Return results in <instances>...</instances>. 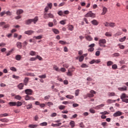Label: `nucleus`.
<instances>
[{"instance_id": "de8ad7c7", "label": "nucleus", "mask_w": 128, "mask_h": 128, "mask_svg": "<svg viewBox=\"0 0 128 128\" xmlns=\"http://www.w3.org/2000/svg\"><path fill=\"white\" fill-rule=\"evenodd\" d=\"M6 16H12V13L10 11H8L6 12Z\"/></svg>"}, {"instance_id": "f8f14e48", "label": "nucleus", "mask_w": 128, "mask_h": 128, "mask_svg": "<svg viewBox=\"0 0 128 128\" xmlns=\"http://www.w3.org/2000/svg\"><path fill=\"white\" fill-rule=\"evenodd\" d=\"M16 14L17 16H20V14H24V10L22 9L18 10H16Z\"/></svg>"}, {"instance_id": "5fc2aeb1", "label": "nucleus", "mask_w": 128, "mask_h": 128, "mask_svg": "<svg viewBox=\"0 0 128 128\" xmlns=\"http://www.w3.org/2000/svg\"><path fill=\"white\" fill-rule=\"evenodd\" d=\"M47 6H48V8H50V10H52V3L48 4Z\"/></svg>"}, {"instance_id": "a878e982", "label": "nucleus", "mask_w": 128, "mask_h": 128, "mask_svg": "<svg viewBox=\"0 0 128 128\" xmlns=\"http://www.w3.org/2000/svg\"><path fill=\"white\" fill-rule=\"evenodd\" d=\"M14 98H16V100H22V98L20 95H16L14 96Z\"/></svg>"}, {"instance_id": "412c9836", "label": "nucleus", "mask_w": 128, "mask_h": 128, "mask_svg": "<svg viewBox=\"0 0 128 128\" xmlns=\"http://www.w3.org/2000/svg\"><path fill=\"white\" fill-rule=\"evenodd\" d=\"M15 60H22V56L20 55V54H18L15 57Z\"/></svg>"}, {"instance_id": "a211bd4d", "label": "nucleus", "mask_w": 128, "mask_h": 128, "mask_svg": "<svg viewBox=\"0 0 128 128\" xmlns=\"http://www.w3.org/2000/svg\"><path fill=\"white\" fill-rule=\"evenodd\" d=\"M24 76H34V74L31 72H28L24 74Z\"/></svg>"}, {"instance_id": "39448f33", "label": "nucleus", "mask_w": 128, "mask_h": 128, "mask_svg": "<svg viewBox=\"0 0 128 128\" xmlns=\"http://www.w3.org/2000/svg\"><path fill=\"white\" fill-rule=\"evenodd\" d=\"M106 44V39H101L99 40L98 44L100 46H102V44Z\"/></svg>"}, {"instance_id": "e2e57ef3", "label": "nucleus", "mask_w": 128, "mask_h": 128, "mask_svg": "<svg viewBox=\"0 0 128 128\" xmlns=\"http://www.w3.org/2000/svg\"><path fill=\"white\" fill-rule=\"evenodd\" d=\"M79 94H80V90H78L75 91V94L76 96H78Z\"/></svg>"}, {"instance_id": "f3484780", "label": "nucleus", "mask_w": 128, "mask_h": 128, "mask_svg": "<svg viewBox=\"0 0 128 128\" xmlns=\"http://www.w3.org/2000/svg\"><path fill=\"white\" fill-rule=\"evenodd\" d=\"M70 126L71 128H74V126H76V122H74V121L72 120L70 122Z\"/></svg>"}, {"instance_id": "0eeeda50", "label": "nucleus", "mask_w": 128, "mask_h": 128, "mask_svg": "<svg viewBox=\"0 0 128 128\" xmlns=\"http://www.w3.org/2000/svg\"><path fill=\"white\" fill-rule=\"evenodd\" d=\"M122 112H121L120 111H118L114 114L113 116H114V118H116V116H122Z\"/></svg>"}, {"instance_id": "6ab92c4d", "label": "nucleus", "mask_w": 128, "mask_h": 128, "mask_svg": "<svg viewBox=\"0 0 128 128\" xmlns=\"http://www.w3.org/2000/svg\"><path fill=\"white\" fill-rule=\"evenodd\" d=\"M92 24L94 26H98V22L96 20H94L91 22Z\"/></svg>"}, {"instance_id": "423d86ee", "label": "nucleus", "mask_w": 128, "mask_h": 128, "mask_svg": "<svg viewBox=\"0 0 128 128\" xmlns=\"http://www.w3.org/2000/svg\"><path fill=\"white\" fill-rule=\"evenodd\" d=\"M25 94H28L27 96H32V94L33 91L32 89H26L24 90Z\"/></svg>"}, {"instance_id": "6e6552de", "label": "nucleus", "mask_w": 128, "mask_h": 128, "mask_svg": "<svg viewBox=\"0 0 128 128\" xmlns=\"http://www.w3.org/2000/svg\"><path fill=\"white\" fill-rule=\"evenodd\" d=\"M34 32V31L32 30H29L28 31H26L24 32L25 34H28V36H31V34H32Z\"/></svg>"}, {"instance_id": "c85d7f7f", "label": "nucleus", "mask_w": 128, "mask_h": 128, "mask_svg": "<svg viewBox=\"0 0 128 128\" xmlns=\"http://www.w3.org/2000/svg\"><path fill=\"white\" fill-rule=\"evenodd\" d=\"M34 38H36V40H42V36H34Z\"/></svg>"}, {"instance_id": "ddd939ff", "label": "nucleus", "mask_w": 128, "mask_h": 128, "mask_svg": "<svg viewBox=\"0 0 128 128\" xmlns=\"http://www.w3.org/2000/svg\"><path fill=\"white\" fill-rule=\"evenodd\" d=\"M16 46L18 48H22V42H16Z\"/></svg>"}, {"instance_id": "49530a36", "label": "nucleus", "mask_w": 128, "mask_h": 128, "mask_svg": "<svg viewBox=\"0 0 128 128\" xmlns=\"http://www.w3.org/2000/svg\"><path fill=\"white\" fill-rule=\"evenodd\" d=\"M59 44H66V42L64 40H60Z\"/></svg>"}, {"instance_id": "37998d69", "label": "nucleus", "mask_w": 128, "mask_h": 128, "mask_svg": "<svg viewBox=\"0 0 128 128\" xmlns=\"http://www.w3.org/2000/svg\"><path fill=\"white\" fill-rule=\"evenodd\" d=\"M110 28H114V26H116V24L114 22H110Z\"/></svg>"}, {"instance_id": "dca6fc26", "label": "nucleus", "mask_w": 128, "mask_h": 128, "mask_svg": "<svg viewBox=\"0 0 128 128\" xmlns=\"http://www.w3.org/2000/svg\"><path fill=\"white\" fill-rule=\"evenodd\" d=\"M24 84L23 83H20L18 86V88H19V90H22V88H24Z\"/></svg>"}, {"instance_id": "aec40b11", "label": "nucleus", "mask_w": 128, "mask_h": 128, "mask_svg": "<svg viewBox=\"0 0 128 128\" xmlns=\"http://www.w3.org/2000/svg\"><path fill=\"white\" fill-rule=\"evenodd\" d=\"M8 104L10 106H16V102H9Z\"/></svg>"}, {"instance_id": "473e14b6", "label": "nucleus", "mask_w": 128, "mask_h": 128, "mask_svg": "<svg viewBox=\"0 0 128 128\" xmlns=\"http://www.w3.org/2000/svg\"><path fill=\"white\" fill-rule=\"evenodd\" d=\"M62 126V122L54 124H52V126Z\"/></svg>"}, {"instance_id": "864d4df0", "label": "nucleus", "mask_w": 128, "mask_h": 128, "mask_svg": "<svg viewBox=\"0 0 128 128\" xmlns=\"http://www.w3.org/2000/svg\"><path fill=\"white\" fill-rule=\"evenodd\" d=\"M112 68H113V70H116V68H118V65L116 64H113L112 66Z\"/></svg>"}, {"instance_id": "2eb2a0df", "label": "nucleus", "mask_w": 128, "mask_h": 128, "mask_svg": "<svg viewBox=\"0 0 128 128\" xmlns=\"http://www.w3.org/2000/svg\"><path fill=\"white\" fill-rule=\"evenodd\" d=\"M121 100H124V98H128V96L126 94H122L120 96Z\"/></svg>"}, {"instance_id": "603ef678", "label": "nucleus", "mask_w": 128, "mask_h": 128, "mask_svg": "<svg viewBox=\"0 0 128 128\" xmlns=\"http://www.w3.org/2000/svg\"><path fill=\"white\" fill-rule=\"evenodd\" d=\"M118 46H119L121 50H124V45L118 44Z\"/></svg>"}, {"instance_id": "a18cd8bd", "label": "nucleus", "mask_w": 128, "mask_h": 128, "mask_svg": "<svg viewBox=\"0 0 128 128\" xmlns=\"http://www.w3.org/2000/svg\"><path fill=\"white\" fill-rule=\"evenodd\" d=\"M60 72H66V70L64 68H62L60 70Z\"/></svg>"}, {"instance_id": "4468645a", "label": "nucleus", "mask_w": 128, "mask_h": 128, "mask_svg": "<svg viewBox=\"0 0 128 128\" xmlns=\"http://www.w3.org/2000/svg\"><path fill=\"white\" fill-rule=\"evenodd\" d=\"M28 80H30V78L28 77H26L24 78V82L25 86H28Z\"/></svg>"}, {"instance_id": "7c9ffc66", "label": "nucleus", "mask_w": 128, "mask_h": 128, "mask_svg": "<svg viewBox=\"0 0 128 128\" xmlns=\"http://www.w3.org/2000/svg\"><path fill=\"white\" fill-rule=\"evenodd\" d=\"M86 40H88L89 42H90V40H92V38L90 36H88L86 37Z\"/></svg>"}, {"instance_id": "1a4fd4ad", "label": "nucleus", "mask_w": 128, "mask_h": 128, "mask_svg": "<svg viewBox=\"0 0 128 128\" xmlns=\"http://www.w3.org/2000/svg\"><path fill=\"white\" fill-rule=\"evenodd\" d=\"M108 12V8L104 7L102 8V16H104Z\"/></svg>"}, {"instance_id": "5701e85b", "label": "nucleus", "mask_w": 128, "mask_h": 128, "mask_svg": "<svg viewBox=\"0 0 128 128\" xmlns=\"http://www.w3.org/2000/svg\"><path fill=\"white\" fill-rule=\"evenodd\" d=\"M116 100H112L111 99H108L107 101L106 102L108 104H114Z\"/></svg>"}, {"instance_id": "09e8293b", "label": "nucleus", "mask_w": 128, "mask_h": 128, "mask_svg": "<svg viewBox=\"0 0 128 128\" xmlns=\"http://www.w3.org/2000/svg\"><path fill=\"white\" fill-rule=\"evenodd\" d=\"M48 26L50 28H52V26H54V23L52 22H49L48 23Z\"/></svg>"}, {"instance_id": "f257e3e1", "label": "nucleus", "mask_w": 128, "mask_h": 128, "mask_svg": "<svg viewBox=\"0 0 128 128\" xmlns=\"http://www.w3.org/2000/svg\"><path fill=\"white\" fill-rule=\"evenodd\" d=\"M38 20V16H36L34 19H29L28 20H26L25 22V24H30L32 22H34V24H36Z\"/></svg>"}, {"instance_id": "58836bf2", "label": "nucleus", "mask_w": 128, "mask_h": 128, "mask_svg": "<svg viewBox=\"0 0 128 128\" xmlns=\"http://www.w3.org/2000/svg\"><path fill=\"white\" fill-rule=\"evenodd\" d=\"M66 98H69L70 100H72L74 98V96L72 95H67L66 96Z\"/></svg>"}, {"instance_id": "393cba45", "label": "nucleus", "mask_w": 128, "mask_h": 128, "mask_svg": "<svg viewBox=\"0 0 128 128\" xmlns=\"http://www.w3.org/2000/svg\"><path fill=\"white\" fill-rule=\"evenodd\" d=\"M122 32L120 31H118L114 35V36L116 38V36H122Z\"/></svg>"}, {"instance_id": "9d476101", "label": "nucleus", "mask_w": 128, "mask_h": 128, "mask_svg": "<svg viewBox=\"0 0 128 128\" xmlns=\"http://www.w3.org/2000/svg\"><path fill=\"white\" fill-rule=\"evenodd\" d=\"M118 90H120V92H124L126 90H128V88L126 86L122 88H118Z\"/></svg>"}, {"instance_id": "4c0bfd02", "label": "nucleus", "mask_w": 128, "mask_h": 128, "mask_svg": "<svg viewBox=\"0 0 128 128\" xmlns=\"http://www.w3.org/2000/svg\"><path fill=\"white\" fill-rule=\"evenodd\" d=\"M112 64H114V62H113L108 61L107 62V66H112Z\"/></svg>"}, {"instance_id": "8fccbe9b", "label": "nucleus", "mask_w": 128, "mask_h": 128, "mask_svg": "<svg viewBox=\"0 0 128 128\" xmlns=\"http://www.w3.org/2000/svg\"><path fill=\"white\" fill-rule=\"evenodd\" d=\"M40 126H48V123L46 122H43L40 124Z\"/></svg>"}, {"instance_id": "3c124183", "label": "nucleus", "mask_w": 128, "mask_h": 128, "mask_svg": "<svg viewBox=\"0 0 128 128\" xmlns=\"http://www.w3.org/2000/svg\"><path fill=\"white\" fill-rule=\"evenodd\" d=\"M38 78H46V75L44 74L42 76H39Z\"/></svg>"}, {"instance_id": "052dcab7", "label": "nucleus", "mask_w": 128, "mask_h": 128, "mask_svg": "<svg viewBox=\"0 0 128 128\" xmlns=\"http://www.w3.org/2000/svg\"><path fill=\"white\" fill-rule=\"evenodd\" d=\"M105 36H112V34H110V33L109 32H106Z\"/></svg>"}, {"instance_id": "ea45409f", "label": "nucleus", "mask_w": 128, "mask_h": 128, "mask_svg": "<svg viewBox=\"0 0 128 128\" xmlns=\"http://www.w3.org/2000/svg\"><path fill=\"white\" fill-rule=\"evenodd\" d=\"M4 116H8V114L7 113H5L4 114H0V118H4Z\"/></svg>"}, {"instance_id": "a19ab883", "label": "nucleus", "mask_w": 128, "mask_h": 128, "mask_svg": "<svg viewBox=\"0 0 128 128\" xmlns=\"http://www.w3.org/2000/svg\"><path fill=\"white\" fill-rule=\"evenodd\" d=\"M58 108L59 110H64V108H66V106H64L63 105H60V106H58Z\"/></svg>"}, {"instance_id": "338daca9", "label": "nucleus", "mask_w": 128, "mask_h": 128, "mask_svg": "<svg viewBox=\"0 0 128 128\" xmlns=\"http://www.w3.org/2000/svg\"><path fill=\"white\" fill-rule=\"evenodd\" d=\"M28 42L26 41H24V42H23L22 44H23V46H28Z\"/></svg>"}, {"instance_id": "c756f323", "label": "nucleus", "mask_w": 128, "mask_h": 128, "mask_svg": "<svg viewBox=\"0 0 128 128\" xmlns=\"http://www.w3.org/2000/svg\"><path fill=\"white\" fill-rule=\"evenodd\" d=\"M0 121L2 122H8V120L6 118L0 119Z\"/></svg>"}, {"instance_id": "c9c22d12", "label": "nucleus", "mask_w": 128, "mask_h": 128, "mask_svg": "<svg viewBox=\"0 0 128 128\" xmlns=\"http://www.w3.org/2000/svg\"><path fill=\"white\" fill-rule=\"evenodd\" d=\"M27 110H30V108H32V104H29L27 106H26Z\"/></svg>"}, {"instance_id": "20e7f679", "label": "nucleus", "mask_w": 128, "mask_h": 128, "mask_svg": "<svg viewBox=\"0 0 128 128\" xmlns=\"http://www.w3.org/2000/svg\"><path fill=\"white\" fill-rule=\"evenodd\" d=\"M96 94V91L94 90H91L90 91V94H87V96L88 98H94V94Z\"/></svg>"}, {"instance_id": "c03bdc74", "label": "nucleus", "mask_w": 128, "mask_h": 128, "mask_svg": "<svg viewBox=\"0 0 128 128\" xmlns=\"http://www.w3.org/2000/svg\"><path fill=\"white\" fill-rule=\"evenodd\" d=\"M116 93L112 92L108 94V96H114Z\"/></svg>"}, {"instance_id": "7ed1b4c3", "label": "nucleus", "mask_w": 128, "mask_h": 128, "mask_svg": "<svg viewBox=\"0 0 128 128\" xmlns=\"http://www.w3.org/2000/svg\"><path fill=\"white\" fill-rule=\"evenodd\" d=\"M85 18H96V14L92 13V11H90L84 15Z\"/></svg>"}, {"instance_id": "79ce46f5", "label": "nucleus", "mask_w": 128, "mask_h": 128, "mask_svg": "<svg viewBox=\"0 0 128 128\" xmlns=\"http://www.w3.org/2000/svg\"><path fill=\"white\" fill-rule=\"evenodd\" d=\"M84 56H81L79 58V62H82V60H84Z\"/></svg>"}, {"instance_id": "f03ea898", "label": "nucleus", "mask_w": 128, "mask_h": 128, "mask_svg": "<svg viewBox=\"0 0 128 128\" xmlns=\"http://www.w3.org/2000/svg\"><path fill=\"white\" fill-rule=\"evenodd\" d=\"M54 18V16L52 14V13H46L44 15V18H45V20H48V18Z\"/></svg>"}, {"instance_id": "9b49d317", "label": "nucleus", "mask_w": 128, "mask_h": 128, "mask_svg": "<svg viewBox=\"0 0 128 128\" xmlns=\"http://www.w3.org/2000/svg\"><path fill=\"white\" fill-rule=\"evenodd\" d=\"M104 106V104H100V105H98L97 106H96L94 108L95 110H100V108H102Z\"/></svg>"}, {"instance_id": "2f4dec72", "label": "nucleus", "mask_w": 128, "mask_h": 128, "mask_svg": "<svg viewBox=\"0 0 128 128\" xmlns=\"http://www.w3.org/2000/svg\"><path fill=\"white\" fill-rule=\"evenodd\" d=\"M68 29L69 30L72 32V30H74V26L72 25H68Z\"/></svg>"}, {"instance_id": "13d9d810", "label": "nucleus", "mask_w": 128, "mask_h": 128, "mask_svg": "<svg viewBox=\"0 0 128 128\" xmlns=\"http://www.w3.org/2000/svg\"><path fill=\"white\" fill-rule=\"evenodd\" d=\"M46 104H48V106H54V103L52 102H48L46 103Z\"/></svg>"}, {"instance_id": "bb28decb", "label": "nucleus", "mask_w": 128, "mask_h": 128, "mask_svg": "<svg viewBox=\"0 0 128 128\" xmlns=\"http://www.w3.org/2000/svg\"><path fill=\"white\" fill-rule=\"evenodd\" d=\"M38 126V124H30L28 126L30 128H36Z\"/></svg>"}, {"instance_id": "cd10ccee", "label": "nucleus", "mask_w": 128, "mask_h": 128, "mask_svg": "<svg viewBox=\"0 0 128 128\" xmlns=\"http://www.w3.org/2000/svg\"><path fill=\"white\" fill-rule=\"evenodd\" d=\"M53 68L54 70H56V72H60V69L58 68V67L56 66V65H54Z\"/></svg>"}, {"instance_id": "bf43d9fd", "label": "nucleus", "mask_w": 128, "mask_h": 128, "mask_svg": "<svg viewBox=\"0 0 128 128\" xmlns=\"http://www.w3.org/2000/svg\"><path fill=\"white\" fill-rule=\"evenodd\" d=\"M30 56H35L36 54V52H34V51H30Z\"/></svg>"}, {"instance_id": "0e129e2a", "label": "nucleus", "mask_w": 128, "mask_h": 128, "mask_svg": "<svg viewBox=\"0 0 128 128\" xmlns=\"http://www.w3.org/2000/svg\"><path fill=\"white\" fill-rule=\"evenodd\" d=\"M58 14L59 16H64V12L62 10L59 11Z\"/></svg>"}, {"instance_id": "b1692460", "label": "nucleus", "mask_w": 128, "mask_h": 128, "mask_svg": "<svg viewBox=\"0 0 128 128\" xmlns=\"http://www.w3.org/2000/svg\"><path fill=\"white\" fill-rule=\"evenodd\" d=\"M126 40V36H124V37L120 38L119 40V42H124Z\"/></svg>"}, {"instance_id": "4be33fe9", "label": "nucleus", "mask_w": 128, "mask_h": 128, "mask_svg": "<svg viewBox=\"0 0 128 128\" xmlns=\"http://www.w3.org/2000/svg\"><path fill=\"white\" fill-rule=\"evenodd\" d=\"M52 30L56 34H60V31L56 28H53Z\"/></svg>"}, {"instance_id": "680f3d73", "label": "nucleus", "mask_w": 128, "mask_h": 128, "mask_svg": "<svg viewBox=\"0 0 128 128\" xmlns=\"http://www.w3.org/2000/svg\"><path fill=\"white\" fill-rule=\"evenodd\" d=\"M62 66L64 68H68V66H70V65L68 64H64Z\"/></svg>"}, {"instance_id": "f704fd0d", "label": "nucleus", "mask_w": 128, "mask_h": 128, "mask_svg": "<svg viewBox=\"0 0 128 128\" xmlns=\"http://www.w3.org/2000/svg\"><path fill=\"white\" fill-rule=\"evenodd\" d=\"M32 98L28 96V95H26L25 96L26 100H32Z\"/></svg>"}, {"instance_id": "e433bc0d", "label": "nucleus", "mask_w": 128, "mask_h": 128, "mask_svg": "<svg viewBox=\"0 0 128 128\" xmlns=\"http://www.w3.org/2000/svg\"><path fill=\"white\" fill-rule=\"evenodd\" d=\"M100 114H102L103 116H104L106 114H110V112H106V111H104V112H100Z\"/></svg>"}, {"instance_id": "72a5a7b5", "label": "nucleus", "mask_w": 128, "mask_h": 128, "mask_svg": "<svg viewBox=\"0 0 128 128\" xmlns=\"http://www.w3.org/2000/svg\"><path fill=\"white\" fill-rule=\"evenodd\" d=\"M16 106H22V102L18 101L16 102Z\"/></svg>"}, {"instance_id": "69168bd1", "label": "nucleus", "mask_w": 128, "mask_h": 128, "mask_svg": "<svg viewBox=\"0 0 128 128\" xmlns=\"http://www.w3.org/2000/svg\"><path fill=\"white\" fill-rule=\"evenodd\" d=\"M5 14H6V11H3L0 13V16H4Z\"/></svg>"}, {"instance_id": "774afa93", "label": "nucleus", "mask_w": 128, "mask_h": 128, "mask_svg": "<svg viewBox=\"0 0 128 128\" xmlns=\"http://www.w3.org/2000/svg\"><path fill=\"white\" fill-rule=\"evenodd\" d=\"M88 66L86 64H83L81 65V68H88Z\"/></svg>"}, {"instance_id": "4d7b16f0", "label": "nucleus", "mask_w": 128, "mask_h": 128, "mask_svg": "<svg viewBox=\"0 0 128 128\" xmlns=\"http://www.w3.org/2000/svg\"><path fill=\"white\" fill-rule=\"evenodd\" d=\"M90 112H91V114H96V110L92 108L90 109Z\"/></svg>"}, {"instance_id": "6e6d98bb", "label": "nucleus", "mask_w": 128, "mask_h": 128, "mask_svg": "<svg viewBox=\"0 0 128 128\" xmlns=\"http://www.w3.org/2000/svg\"><path fill=\"white\" fill-rule=\"evenodd\" d=\"M12 78H14L15 80H18V78H20V77L18 76H16L14 74L12 75Z\"/></svg>"}]
</instances>
